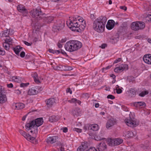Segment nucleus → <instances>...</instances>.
<instances>
[{
  "mask_svg": "<svg viewBox=\"0 0 151 151\" xmlns=\"http://www.w3.org/2000/svg\"><path fill=\"white\" fill-rule=\"evenodd\" d=\"M43 123V120L42 118H37L35 120L31 121L29 123H27L26 124V128H29V129H31V128L36 127L35 126L37 127H39Z\"/></svg>",
  "mask_w": 151,
  "mask_h": 151,
  "instance_id": "nucleus-3",
  "label": "nucleus"
},
{
  "mask_svg": "<svg viewBox=\"0 0 151 151\" xmlns=\"http://www.w3.org/2000/svg\"><path fill=\"white\" fill-rule=\"evenodd\" d=\"M86 26V24L85 21H84V25L79 24V27L78 28L79 30H83L85 28Z\"/></svg>",
  "mask_w": 151,
  "mask_h": 151,
  "instance_id": "nucleus-37",
  "label": "nucleus"
},
{
  "mask_svg": "<svg viewBox=\"0 0 151 151\" xmlns=\"http://www.w3.org/2000/svg\"><path fill=\"white\" fill-rule=\"evenodd\" d=\"M29 84V83H21L20 84V86L22 88H24L27 87Z\"/></svg>",
  "mask_w": 151,
  "mask_h": 151,
  "instance_id": "nucleus-40",
  "label": "nucleus"
},
{
  "mask_svg": "<svg viewBox=\"0 0 151 151\" xmlns=\"http://www.w3.org/2000/svg\"><path fill=\"white\" fill-rule=\"evenodd\" d=\"M63 66L62 65H60L59 66H57L55 68V69H56L58 70H62V68L63 67Z\"/></svg>",
  "mask_w": 151,
  "mask_h": 151,
  "instance_id": "nucleus-45",
  "label": "nucleus"
},
{
  "mask_svg": "<svg viewBox=\"0 0 151 151\" xmlns=\"http://www.w3.org/2000/svg\"><path fill=\"white\" fill-rule=\"evenodd\" d=\"M3 32V33H2V36H4L6 37H8L9 35V30L8 29H7L6 30H4L2 32Z\"/></svg>",
  "mask_w": 151,
  "mask_h": 151,
  "instance_id": "nucleus-33",
  "label": "nucleus"
},
{
  "mask_svg": "<svg viewBox=\"0 0 151 151\" xmlns=\"http://www.w3.org/2000/svg\"><path fill=\"white\" fill-rule=\"evenodd\" d=\"M76 101H77V99H76L73 98L71 100H70L68 101V102L72 103H74L75 102H76Z\"/></svg>",
  "mask_w": 151,
  "mask_h": 151,
  "instance_id": "nucleus-48",
  "label": "nucleus"
},
{
  "mask_svg": "<svg viewBox=\"0 0 151 151\" xmlns=\"http://www.w3.org/2000/svg\"><path fill=\"white\" fill-rule=\"evenodd\" d=\"M19 132L21 134L23 135L24 137L26 136V135L27 134L22 129H19Z\"/></svg>",
  "mask_w": 151,
  "mask_h": 151,
  "instance_id": "nucleus-41",
  "label": "nucleus"
},
{
  "mask_svg": "<svg viewBox=\"0 0 151 151\" xmlns=\"http://www.w3.org/2000/svg\"><path fill=\"white\" fill-rule=\"evenodd\" d=\"M7 100V99L6 95L3 94L0 95V104H3L5 103Z\"/></svg>",
  "mask_w": 151,
  "mask_h": 151,
  "instance_id": "nucleus-23",
  "label": "nucleus"
},
{
  "mask_svg": "<svg viewBox=\"0 0 151 151\" xmlns=\"http://www.w3.org/2000/svg\"><path fill=\"white\" fill-rule=\"evenodd\" d=\"M78 19L79 22H81L82 23L83 22H84V20L83 19V18L82 17H81L79 16L78 17L77 19Z\"/></svg>",
  "mask_w": 151,
  "mask_h": 151,
  "instance_id": "nucleus-49",
  "label": "nucleus"
},
{
  "mask_svg": "<svg viewBox=\"0 0 151 151\" xmlns=\"http://www.w3.org/2000/svg\"><path fill=\"white\" fill-rule=\"evenodd\" d=\"M111 66H108L107 67H106L105 68H103L102 69V72H104V69H106V70H107V69H109L110 68H111Z\"/></svg>",
  "mask_w": 151,
  "mask_h": 151,
  "instance_id": "nucleus-55",
  "label": "nucleus"
},
{
  "mask_svg": "<svg viewBox=\"0 0 151 151\" xmlns=\"http://www.w3.org/2000/svg\"><path fill=\"white\" fill-rule=\"evenodd\" d=\"M91 129L93 131H96L99 129L98 126L96 124H94L93 125H91Z\"/></svg>",
  "mask_w": 151,
  "mask_h": 151,
  "instance_id": "nucleus-29",
  "label": "nucleus"
},
{
  "mask_svg": "<svg viewBox=\"0 0 151 151\" xmlns=\"http://www.w3.org/2000/svg\"><path fill=\"white\" fill-rule=\"evenodd\" d=\"M20 55L21 57L22 58H23L25 56V53L24 51H22L21 52L20 54Z\"/></svg>",
  "mask_w": 151,
  "mask_h": 151,
  "instance_id": "nucleus-58",
  "label": "nucleus"
},
{
  "mask_svg": "<svg viewBox=\"0 0 151 151\" xmlns=\"http://www.w3.org/2000/svg\"><path fill=\"white\" fill-rule=\"evenodd\" d=\"M107 98L108 99H113L115 98V97L112 95H109L107 96Z\"/></svg>",
  "mask_w": 151,
  "mask_h": 151,
  "instance_id": "nucleus-54",
  "label": "nucleus"
},
{
  "mask_svg": "<svg viewBox=\"0 0 151 151\" xmlns=\"http://www.w3.org/2000/svg\"><path fill=\"white\" fill-rule=\"evenodd\" d=\"M53 17L52 16H49L47 17H45L44 19V22L45 23H49L53 20Z\"/></svg>",
  "mask_w": 151,
  "mask_h": 151,
  "instance_id": "nucleus-25",
  "label": "nucleus"
},
{
  "mask_svg": "<svg viewBox=\"0 0 151 151\" xmlns=\"http://www.w3.org/2000/svg\"><path fill=\"white\" fill-rule=\"evenodd\" d=\"M49 51L50 52L52 53L53 54L55 53V50H54L52 49H49Z\"/></svg>",
  "mask_w": 151,
  "mask_h": 151,
  "instance_id": "nucleus-62",
  "label": "nucleus"
},
{
  "mask_svg": "<svg viewBox=\"0 0 151 151\" xmlns=\"http://www.w3.org/2000/svg\"><path fill=\"white\" fill-rule=\"evenodd\" d=\"M19 77L17 76H14L12 78V80L15 82H19Z\"/></svg>",
  "mask_w": 151,
  "mask_h": 151,
  "instance_id": "nucleus-46",
  "label": "nucleus"
},
{
  "mask_svg": "<svg viewBox=\"0 0 151 151\" xmlns=\"http://www.w3.org/2000/svg\"><path fill=\"white\" fill-rule=\"evenodd\" d=\"M81 147H82L83 149L84 150H88V146L87 144L83 143H82L81 145L80 146Z\"/></svg>",
  "mask_w": 151,
  "mask_h": 151,
  "instance_id": "nucleus-32",
  "label": "nucleus"
},
{
  "mask_svg": "<svg viewBox=\"0 0 151 151\" xmlns=\"http://www.w3.org/2000/svg\"><path fill=\"white\" fill-rule=\"evenodd\" d=\"M32 17L37 20H40L43 17L42 12L40 9H33L31 12Z\"/></svg>",
  "mask_w": 151,
  "mask_h": 151,
  "instance_id": "nucleus-7",
  "label": "nucleus"
},
{
  "mask_svg": "<svg viewBox=\"0 0 151 151\" xmlns=\"http://www.w3.org/2000/svg\"><path fill=\"white\" fill-rule=\"evenodd\" d=\"M107 142L109 146H115L114 139H108Z\"/></svg>",
  "mask_w": 151,
  "mask_h": 151,
  "instance_id": "nucleus-27",
  "label": "nucleus"
},
{
  "mask_svg": "<svg viewBox=\"0 0 151 151\" xmlns=\"http://www.w3.org/2000/svg\"><path fill=\"white\" fill-rule=\"evenodd\" d=\"M62 70L63 71H67L71 70L73 69L72 67L68 66H63Z\"/></svg>",
  "mask_w": 151,
  "mask_h": 151,
  "instance_id": "nucleus-30",
  "label": "nucleus"
},
{
  "mask_svg": "<svg viewBox=\"0 0 151 151\" xmlns=\"http://www.w3.org/2000/svg\"><path fill=\"white\" fill-rule=\"evenodd\" d=\"M137 91L134 89L131 88L128 91L129 96L130 97H133L135 96Z\"/></svg>",
  "mask_w": 151,
  "mask_h": 151,
  "instance_id": "nucleus-18",
  "label": "nucleus"
},
{
  "mask_svg": "<svg viewBox=\"0 0 151 151\" xmlns=\"http://www.w3.org/2000/svg\"><path fill=\"white\" fill-rule=\"evenodd\" d=\"M12 40L10 38H9V39L6 38L5 40V42H6L7 43H9V42H12Z\"/></svg>",
  "mask_w": 151,
  "mask_h": 151,
  "instance_id": "nucleus-52",
  "label": "nucleus"
},
{
  "mask_svg": "<svg viewBox=\"0 0 151 151\" xmlns=\"http://www.w3.org/2000/svg\"><path fill=\"white\" fill-rule=\"evenodd\" d=\"M132 114H129V119H127L125 120L126 124L129 126L134 127L137 126L139 123L138 120L134 117H131Z\"/></svg>",
  "mask_w": 151,
  "mask_h": 151,
  "instance_id": "nucleus-4",
  "label": "nucleus"
},
{
  "mask_svg": "<svg viewBox=\"0 0 151 151\" xmlns=\"http://www.w3.org/2000/svg\"><path fill=\"white\" fill-rule=\"evenodd\" d=\"M72 114L74 116H78L79 115L78 112L77 111V110L76 109L73 111Z\"/></svg>",
  "mask_w": 151,
  "mask_h": 151,
  "instance_id": "nucleus-44",
  "label": "nucleus"
},
{
  "mask_svg": "<svg viewBox=\"0 0 151 151\" xmlns=\"http://www.w3.org/2000/svg\"><path fill=\"white\" fill-rule=\"evenodd\" d=\"M115 22L113 20H109L106 25V28L109 30L112 29L114 26Z\"/></svg>",
  "mask_w": 151,
  "mask_h": 151,
  "instance_id": "nucleus-14",
  "label": "nucleus"
},
{
  "mask_svg": "<svg viewBox=\"0 0 151 151\" xmlns=\"http://www.w3.org/2000/svg\"><path fill=\"white\" fill-rule=\"evenodd\" d=\"M90 96L88 93H83L82 95V97L85 98H89Z\"/></svg>",
  "mask_w": 151,
  "mask_h": 151,
  "instance_id": "nucleus-47",
  "label": "nucleus"
},
{
  "mask_svg": "<svg viewBox=\"0 0 151 151\" xmlns=\"http://www.w3.org/2000/svg\"><path fill=\"white\" fill-rule=\"evenodd\" d=\"M15 106L16 109L19 110L22 109L24 108L25 106V105L22 103H17L15 104Z\"/></svg>",
  "mask_w": 151,
  "mask_h": 151,
  "instance_id": "nucleus-22",
  "label": "nucleus"
},
{
  "mask_svg": "<svg viewBox=\"0 0 151 151\" xmlns=\"http://www.w3.org/2000/svg\"><path fill=\"white\" fill-rule=\"evenodd\" d=\"M82 44L77 40H70L67 42L65 45V50L70 52H74L80 48Z\"/></svg>",
  "mask_w": 151,
  "mask_h": 151,
  "instance_id": "nucleus-2",
  "label": "nucleus"
},
{
  "mask_svg": "<svg viewBox=\"0 0 151 151\" xmlns=\"http://www.w3.org/2000/svg\"><path fill=\"white\" fill-rule=\"evenodd\" d=\"M56 144L57 145L60 146L59 148L60 150V151H65L64 148L63 147L64 146L62 143L60 142H58L57 143H56Z\"/></svg>",
  "mask_w": 151,
  "mask_h": 151,
  "instance_id": "nucleus-31",
  "label": "nucleus"
},
{
  "mask_svg": "<svg viewBox=\"0 0 151 151\" xmlns=\"http://www.w3.org/2000/svg\"><path fill=\"white\" fill-rule=\"evenodd\" d=\"M91 125L89 124H87L85 125L84 127V129L85 130H91Z\"/></svg>",
  "mask_w": 151,
  "mask_h": 151,
  "instance_id": "nucleus-43",
  "label": "nucleus"
},
{
  "mask_svg": "<svg viewBox=\"0 0 151 151\" xmlns=\"http://www.w3.org/2000/svg\"><path fill=\"white\" fill-rule=\"evenodd\" d=\"M122 60V59L120 58H119L117 59H116L115 60H114V63H117L120 61H121Z\"/></svg>",
  "mask_w": 151,
  "mask_h": 151,
  "instance_id": "nucleus-53",
  "label": "nucleus"
},
{
  "mask_svg": "<svg viewBox=\"0 0 151 151\" xmlns=\"http://www.w3.org/2000/svg\"><path fill=\"white\" fill-rule=\"evenodd\" d=\"M145 19L146 20V22H147V21H151V14H147V17H146Z\"/></svg>",
  "mask_w": 151,
  "mask_h": 151,
  "instance_id": "nucleus-42",
  "label": "nucleus"
},
{
  "mask_svg": "<svg viewBox=\"0 0 151 151\" xmlns=\"http://www.w3.org/2000/svg\"><path fill=\"white\" fill-rule=\"evenodd\" d=\"M17 9L19 12H22L24 16H26L27 11L24 7L22 5H18L17 7Z\"/></svg>",
  "mask_w": 151,
  "mask_h": 151,
  "instance_id": "nucleus-15",
  "label": "nucleus"
},
{
  "mask_svg": "<svg viewBox=\"0 0 151 151\" xmlns=\"http://www.w3.org/2000/svg\"><path fill=\"white\" fill-rule=\"evenodd\" d=\"M145 27V23L143 22H133L131 24V29L134 31L144 29Z\"/></svg>",
  "mask_w": 151,
  "mask_h": 151,
  "instance_id": "nucleus-5",
  "label": "nucleus"
},
{
  "mask_svg": "<svg viewBox=\"0 0 151 151\" xmlns=\"http://www.w3.org/2000/svg\"><path fill=\"white\" fill-rule=\"evenodd\" d=\"M35 81L37 83H38L40 82L39 80L37 78V75L36 73H35L34 74V76H33Z\"/></svg>",
  "mask_w": 151,
  "mask_h": 151,
  "instance_id": "nucleus-36",
  "label": "nucleus"
},
{
  "mask_svg": "<svg viewBox=\"0 0 151 151\" xmlns=\"http://www.w3.org/2000/svg\"><path fill=\"white\" fill-rule=\"evenodd\" d=\"M65 22L64 21L59 20L57 23V26H53L52 30L54 32H57L62 29L64 27Z\"/></svg>",
  "mask_w": 151,
  "mask_h": 151,
  "instance_id": "nucleus-8",
  "label": "nucleus"
},
{
  "mask_svg": "<svg viewBox=\"0 0 151 151\" xmlns=\"http://www.w3.org/2000/svg\"><path fill=\"white\" fill-rule=\"evenodd\" d=\"M148 93V91H145L139 93V96L143 97L145 95L147 94Z\"/></svg>",
  "mask_w": 151,
  "mask_h": 151,
  "instance_id": "nucleus-35",
  "label": "nucleus"
},
{
  "mask_svg": "<svg viewBox=\"0 0 151 151\" xmlns=\"http://www.w3.org/2000/svg\"><path fill=\"white\" fill-rule=\"evenodd\" d=\"M4 94L3 93V91L2 90V87L1 86H0V95H2Z\"/></svg>",
  "mask_w": 151,
  "mask_h": 151,
  "instance_id": "nucleus-63",
  "label": "nucleus"
},
{
  "mask_svg": "<svg viewBox=\"0 0 151 151\" xmlns=\"http://www.w3.org/2000/svg\"><path fill=\"white\" fill-rule=\"evenodd\" d=\"M115 90H116V93L118 94L121 93L122 92V90L120 88H119L118 85H116Z\"/></svg>",
  "mask_w": 151,
  "mask_h": 151,
  "instance_id": "nucleus-38",
  "label": "nucleus"
},
{
  "mask_svg": "<svg viewBox=\"0 0 151 151\" xmlns=\"http://www.w3.org/2000/svg\"><path fill=\"white\" fill-rule=\"evenodd\" d=\"M59 118L57 116H52L49 118V120L51 122H55L58 120Z\"/></svg>",
  "mask_w": 151,
  "mask_h": 151,
  "instance_id": "nucleus-26",
  "label": "nucleus"
},
{
  "mask_svg": "<svg viewBox=\"0 0 151 151\" xmlns=\"http://www.w3.org/2000/svg\"><path fill=\"white\" fill-rule=\"evenodd\" d=\"M61 129H62L63 132H66L68 131V129L67 127L63 128Z\"/></svg>",
  "mask_w": 151,
  "mask_h": 151,
  "instance_id": "nucleus-60",
  "label": "nucleus"
},
{
  "mask_svg": "<svg viewBox=\"0 0 151 151\" xmlns=\"http://www.w3.org/2000/svg\"><path fill=\"white\" fill-rule=\"evenodd\" d=\"M23 48L19 46H17L16 47L13 48V50L15 53L18 55L19 54V52L21 51Z\"/></svg>",
  "mask_w": 151,
  "mask_h": 151,
  "instance_id": "nucleus-24",
  "label": "nucleus"
},
{
  "mask_svg": "<svg viewBox=\"0 0 151 151\" xmlns=\"http://www.w3.org/2000/svg\"><path fill=\"white\" fill-rule=\"evenodd\" d=\"M107 20V18L105 16L99 17L94 21L93 25V29L98 32H102L104 30Z\"/></svg>",
  "mask_w": 151,
  "mask_h": 151,
  "instance_id": "nucleus-1",
  "label": "nucleus"
},
{
  "mask_svg": "<svg viewBox=\"0 0 151 151\" xmlns=\"http://www.w3.org/2000/svg\"><path fill=\"white\" fill-rule=\"evenodd\" d=\"M116 123V120L114 118L109 119L106 124V127L108 129L115 125Z\"/></svg>",
  "mask_w": 151,
  "mask_h": 151,
  "instance_id": "nucleus-12",
  "label": "nucleus"
},
{
  "mask_svg": "<svg viewBox=\"0 0 151 151\" xmlns=\"http://www.w3.org/2000/svg\"><path fill=\"white\" fill-rule=\"evenodd\" d=\"M115 140V145H119L122 143L123 140L122 139L120 138H117L114 139Z\"/></svg>",
  "mask_w": 151,
  "mask_h": 151,
  "instance_id": "nucleus-28",
  "label": "nucleus"
},
{
  "mask_svg": "<svg viewBox=\"0 0 151 151\" xmlns=\"http://www.w3.org/2000/svg\"><path fill=\"white\" fill-rule=\"evenodd\" d=\"M116 36V37H112L110 39V41L112 44L116 43L119 40V35L117 34Z\"/></svg>",
  "mask_w": 151,
  "mask_h": 151,
  "instance_id": "nucleus-21",
  "label": "nucleus"
},
{
  "mask_svg": "<svg viewBox=\"0 0 151 151\" xmlns=\"http://www.w3.org/2000/svg\"><path fill=\"white\" fill-rule=\"evenodd\" d=\"M5 51L0 48V55H4L5 54Z\"/></svg>",
  "mask_w": 151,
  "mask_h": 151,
  "instance_id": "nucleus-51",
  "label": "nucleus"
},
{
  "mask_svg": "<svg viewBox=\"0 0 151 151\" xmlns=\"http://www.w3.org/2000/svg\"><path fill=\"white\" fill-rule=\"evenodd\" d=\"M74 131H76L78 132H81L82 129H80L78 128H74L73 129Z\"/></svg>",
  "mask_w": 151,
  "mask_h": 151,
  "instance_id": "nucleus-50",
  "label": "nucleus"
},
{
  "mask_svg": "<svg viewBox=\"0 0 151 151\" xmlns=\"http://www.w3.org/2000/svg\"><path fill=\"white\" fill-rule=\"evenodd\" d=\"M3 46L4 47V48L7 50H9V47H10V44L9 43H7L6 42H4L3 44Z\"/></svg>",
  "mask_w": 151,
  "mask_h": 151,
  "instance_id": "nucleus-34",
  "label": "nucleus"
},
{
  "mask_svg": "<svg viewBox=\"0 0 151 151\" xmlns=\"http://www.w3.org/2000/svg\"><path fill=\"white\" fill-rule=\"evenodd\" d=\"M14 92L18 94H20L21 93V91L18 90H15Z\"/></svg>",
  "mask_w": 151,
  "mask_h": 151,
  "instance_id": "nucleus-64",
  "label": "nucleus"
},
{
  "mask_svg": "<svg viewBox=\"0 0 151 151\" xmlns=\"http://www.w3.org/2000/svg\"><path fill=\"white\" fill-rule=\"evenodd\" d=\"M59 139V137L57 136L49 137L47 138L46 142L47 143L52 144L58 142Z\"/></svg>",
  "mask_w": 151,
  "mask_h": 151,
  "instance_id": "nucleus-11",
  "label": "nucleus"
},
{
  "mask_svg": "<svg viewBox=\"0 0 151 151\" xmlns=\"http://www.w3.org/2000/svg\"><path fill=\"white\" fill-rule=\"evenodd\" d=\"M143 60L146 63L151 64V55L148 54L145 55L143 57Z\"/></svg>",
  "mask_w": 151,
  "mask_h": 151,
  "instance_id": "nucleus-16",
  "label": "nucleus"
},
{
  "mask_svg": "<svg viewBox=\"0 0 151 151\" xmlns=\"http://www.w3.org/2000/svg\"><path fill=\"white\" fill-rule=\"evenodd\" d=\"M133 133L132 132L128 131L127 132L126 136H127L128 137H131L133 136Z\"/></svg>",
  "mask_w": 151,
  "mask_h": 151,
  "instance_id": "nucleus-39",
  "label": "nucleus"
},
{
  "mask_svg": "<svg viewBox=\"0 0 151 151\" xmlns=\"http://www.w3.org/2000/svg\"><path fill=\"white\" fill-rule=\"evenodd\" d=\"M128 65L125 64H122L119 67L115 68L114 70L116 73H119L123 71L124 70H127L128 69Z\"/></svg>",
  "mask_w": 151,
  "mask_h": 151,
  "instance_id": "nucleus-9",
  "label": "nucleus"
},
{
  "mask_svg": "<svg viewBox=\"0 0 151 151\" xmlns=\"http://www.w3.org/2000/svg\"><path fill=\"white\" fill-rule=\"evenodd\" d=\"M104 134L103 132H101L100 134L96 135L95 137L94 138L97 141H100L101 139H105L103 137Z\"/></svg>",
  "mask_w": 151,
  "mask_h": 151,
  "instance_id": "nucleus-20",
  "label": "nucleus"
},
{
  "mask_svg": "<svg viewBox=\"0 0 151 151\" xmlns=\"http://www.w3.org/2000/svg\"><path fill=\"white\" fill-rule=\"evenodd\" d=\"M55 103V99L54 98L50 99L47 100L46 104L48 107H51Z\"/></svg>",
  "mask_w": 151,
  "mask_h": 151,
  "instance_id": "nucleus-19",
  "label": "nucleus"
},
{
  "mask_svg": "<svg viewBox=\"0 0 151 151\" xmlns=\"http://www.w3.org/2000/svg\"><path fill=\"white\" fill-rule=\"evenodd\" d=\"M133 105L136 107L144 108L146 106V104L144 102H135L133 104Z\"/></svg>",
  "mask_w": 151,
  "mask_h": 151,
  "instance_id": "nucleus-17",
  "label": "nucleus"
},
{
  "mask_svg": "<svg viewBox=\"0 0 151 151\" xmlns=\"http://www.w3.org/2000/svg\"><path fill=\"white\" fill-rule=\"evenodd\" d=\"M75 19H74L73 21H70L69 22H67V24L69 27L73 31L79 32L78 28L79 24H78L76 22L77 18H75Z\"/></svg>",
  "mask_w": 151,
  "mask_h": 151,
  "instance_id": "nucleus-6",
  "label": "nucleus"
},
{
  "mask_svg": "<svg viewBox=\"0 0 151 151\" xmlns=\"http://www.w3.org/2000/svg\"><path fill=\"white\" fill-rule=\"evenodd\" d=\"M30 137H31V136L29 134H27L26 136L25 137V138H26L27 140H30Z\"/></svg>",
  "mask_w": 151,
  "mask_h": 151,
  "instance_id": "nucleus-56",
  "label": "nucleus"
},
{
  "mask_svg": "<svg viewBox=\"0 0 151 151\" xmlns=\"http://www.w3.org/2000/svg\"><path fill=\"white\" fill-rule=\"evenodd\" d=\"M97 149L98 151H106V145L104 142H101L97 146Z\"/></svg>",
  "mask_w": 151,
  "mask_h": 151,
  "instance_id": "nucleus-13",
  "label": "nucleus"
},
{
  "mask_svg": "<svg viewBox=\"0 0 151 151\" xmlns=\"http://www.w3.org/2000/svg\"><path fill=\"white\" fill-rule=\"evenodd\" d=\"M82 147H81L80 146L78 148L77 151H84Z\"/></svg>",
  "mask_w": 151,
  "mask_h": 151,
  "instance_id": "nucleus-61",
  "label": "nucleus"
},
{
  "mask_svg": "<svg viewBox=\"0 0 151 151\" xmlns=\"http://www.w3.org/2000/svg\"><path fill=\"white\" fill-rule=\"evenodd\" d=\"M9 35H12L13 33V30L12 29H9Z\"/></svg>",
  "mask_w": 151,
  "mask_h": 151,
  "instance_id": "nucleus-59",
  "label": "nucleus"
},
{
  "mask_svg": "<svg viewBox=\"0 0 151 151\" xmlns=\"http://www.w3.org/2000/svg\"><path fill=\"white\" fill-rule=\"evenodd\" d=\"M23 42L25 45L27 46H31L32 44V43L31 44L25 41H23Z\"/></svg>",
  "mask_w": 151,
  "mask_h": 151,
  "instance_id": "nucleus-57",
  "label": "nucleus"
},
{
  "mask_svg": "<svg viewBox=\"0 0 151 151\" xmlns=\"http://www.w3.org/2000/svg\"><path fill=\"white\" fill-rule=\"evenodd\" d=\"M39 88L38 86H35L32 88L28 91V95H33L37 94L39 92Z\"/></svg>",
  "mask_w": 151,
  "mask_h": 151,
  "instance_id": "nucleus-10",
  "label": "nucleus"
}]
</instances>
